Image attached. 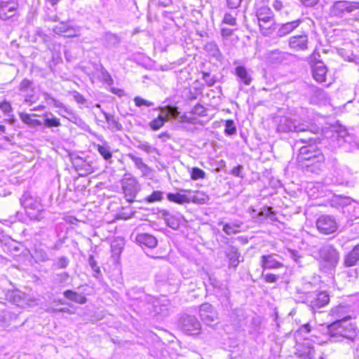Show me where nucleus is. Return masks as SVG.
Masks as SVG:
<instances>
[{
	"instance_id": "1",
	"label": "nucleus",
	"mask_w": 359,
	"mask_h": 359,
	"mask_svg": "<svg viewBox=\"0 0 359 359\" xmlns=\"http://www.w3.org/2000/svg\"><path fill=\"white\" fill-rule=\"evenodd\" d=\"M20 201L30 219L40 221L44 217V207L39 197L30 192H25Z\"/></svg>"
},
{
	"instance_id": "2",
	"label": "nucleus",
	"mask_w": 359,
	"mask_h": 359,
	"mask_svg": "<svg viewBox=\"0 0 359 359\" xmlns=\"http://www.w3.org/2000/svg\"><path fill=\"white\" fill-rule=\"evenodd\" d=\"M348 320H336L327 327L331 338L341 337L353 340L356 337L355 327Z\"/></svg>"
},
{
	"instance_id": "3",
	"label": "nucleus",
	"mask_w": 359,
	"mask_h": 359,
	"mask_svg": "<svg viewBox=\"0 0 359 359\" xmlns=\"http://www.w3.org/2000/svg\"><path fill=\"white\" fill-rule=\"evenodd\" d=\"M297 160L302 165L309 167L316 163L323 162L325 157L316 145L309 144L299 149Z\"/></svg>"
},
{
	"instance_id": "4",
	"label": "nucleus",
	"mask_w": 359,
	"mask_h": 359,
	"mask_svg": "<svg viewBox=\"0 0 359 359\" xmlns=\"http://www.w3.org/2000/svg\"><path fill=\"white\" fill-rule=\"evenodd\" d=\"M321 268L327 272L335 268L339 262V253L331 245H325L319 250Z\"/></svg>"
},
{
	"instance_id": "5",
	"label": "nucleus",
	"mask_w": 359,
	"mask_h": 359,
	"mask_svg": "<svg viewBox=\"0 0 359 359\" xmlns=\"http://www.w3.org/2000/svg\"><path fill=\"white\" fill-rule=\"evenodd\" d=\"M311 126L306 122L300 123L299 121L289 118H283L277 126V130L281 133L311 131Z\"/></svg>"
},
{
	"instance_id": "6",
	"label": "nucleus",
	"mask_w": 359,
	"mask_h": 359,
	"mask_svg": "<svg viewBox=\"0 0 359 359\" xmlns=\"http://www.w3.org/2000/svg\"><path fill=\"white\" fill-rule=\"evenodd\" d=\"M122 189L126 197V200L129 202L133 201L136 194L139 191L138 183L136 179L130 174H126L122 180Z\"/></svg>"
},
{
	"instance_id": "7",
	"label": "nucleus",
	"mask_w": 359,
	"mask_h": 359,
	"mask_svg": "<svg viewBox=\"0 0 359 359\" xmlns=\"http://www.w3.org/2000/svg\"><path fill=\"white\" fill-rule=\"evenodd\" d=\"M359 9L358 2H351L346 1H339L334 3L331 9L333 15L344 17L347 13H351Z\"/></svg>"
},
{
	"instance_id": "8",
	"label": "nucleus",
	"mask_w": 359,
	"mask_h": 359,
	"mask_svg": "<svg viewBox=\"0 0 359 359\" xmlns=\"http://www.w3.org/2000/svg\"><path fill=\"white\" fill-rule=\"evenodd\" d=\"M199 315L201 320L210 327H214L218 323V314L212 306L209 303L201 305Z\"/></svg>"
},
{
	"instance_id": "9",
	"label": "nucleus",
	"mask_w": 359,
	"mask_h": 359,
	"mask_svg": "<svg viewBox=\"0 0 359 359\" xmlns=\"http://www.w3.org/2000/svg\"><path fill=\"white\" fill-rule=\"evenodd\" d=\"M318 230L324 234H330L337 230L338 226L335 219L330 215H322L316 221Z\"/></svg>"
},
{
	"instance_id": "10",
	"label": "nucleus",
	"mask_w": 359,
	"mask_h": 359,
	"mask_svg": "<svg viewBox=\"0 0 359 359\" xmlns=\"http://www.w3.org/2000/svg\"><path fill=\"white\" fill-rule=\"evenodd\" d=\"M303 302L315 310L327 305L330 302V297L326 292H314L306 296Z\"/></svg>"
},
{
	"instance_id": "11",
	"label": "nucleus",
	"mask_w": 359,
	"mask_h": 359,
	"mask_svg": "<svg viewBox=\"0 0 359 359\" xmlns=\"http://www.w3.org/2000/svg\"><path fill=\"white\" fill-rule=\"evenodd\" d=\"M181 324L182 331L189 335H197L201 330L200 322L194 316H187L184 317Z\"/></svg>"
},
{
	"instance_id": "12",
	"label": "nucleus",
	"mask_w": 359,
	"mask_h": 359,
	"mask_svg": "<svg viewBox=\"0 0 359 359\" xmlns=\"http://www.w3.org/2000/svg\"><path fill=\"white\" fill-rule=\"evenodd\" d=\"M277 257H279V256L276 254L262 255L260 257V265L262 268L265 270L283 267V263L278 260Z\"/></svg>"
},
{
	"instance_id": "13",
	"label": "nucleus",
	"mask_w": 359,
	"mask_h": 359,
	"mask_svg": "<svg viewBox=\"0 0 359 359\" xmlns=\"http://www.w3.org/2000/svg\"><path fill=\"white\" fill-rule=\"evenodd\" d=\"M33 82L27 79H24L19 86V90L24 94L25 100L29 102H35L36 97L34 95Z\"/></svg>"
},
{
	"instance_id": "14",
	"label": "nucleus",
	"mask_w": 359,
	"mask_h": 359,
	"mask_svg": "<svg viewBox=\"0 0 359 359\" xmlns=\"http://www.w3.org/2000/svg\"><path fill=\"white\" fill-rule=\"evenodd\" d=\"M311 68L313 77L317 82L325 81L327 69L322 61L316 62Z\"/></svg>"
},
{
	"instance_id": "15",
	"label": "nucleus",
	"mask_w": 359,
	"mask_h": 359,
	"mask_svg": "<svg viewBox=\"0 0 359 359\" xmlns=\"http://www.w3.org/2000/svg\"><path fill=\"white\" fill-rule=\"evenodd\" d=\"M350 307L346 304H339L330 311V316L336 320H349L351 317L348 315Z\"/></svg>"
},
{
	"instance_id": "16",
	"label": "nucleus",
	"mask_w": 359,
	"mask_h": 359,
	"mask_svg": "<svg viewBox=\"0 0 359 359\" xmlns=\"http://www.w3.org/2000/svg\"><path fill=\"white\" fill-rule=\"evenodd\" d=\"M296 355L302 359H314L315 350L311 342L305 340L304 344L297 349Z\"/></svg>"
},
{
	"instance_id": "17",
	"label": "nucleus",
	"mask_w": 359,
	"mask_h": 359,
	"mask_svg": "<svg viewBox=\"0 0 359 359\" xmlns=\"http://www.w3.org/2000/svg\"><path fill=\"white\" fill-rule=\"evenodd\" d=\"M53 32L58 35L65 37H73L77 35L78 31L69 24H57L53 29Z\"/></svg>"
},
{
	"instance_id": "18",
	"label": "nucleus",
	"mask_w": 359,
	"mask_h": 359,
	"mask_svg": "<svg viewBox=\"0 0 359 359\" xmlns=\"http://www.w3.org/2000/svg\"><path fill=\"white\" fill-rule=\"evenodd\" d=\"M307 41L306 35L295 36L290 38L289 45L291 48L296 50H303L307 48Z\"/></svg>"
},
{
	"instance_id": "19",
	"label": "nucleus",
	"mask_w": 359,
	"mask_h": 359,
	"mask_svg": "<svg viewBox=\"0 0 359 359\" xmlns=\"http://www.w3.org/2000/svg\"><path fill=\"white\" fill-rule=\"evenodd\" d=\"M349 140H351V137L348 135L346 129L335 131L332 135L334 147H341Z\"/></svg>"
},
{
	"instance_id": "20",
	"label": "nucleus",
	"mask_w": 359,
	"mask_h": 359,
	"mask_svg": "<svg viewBox=\"0 0 359 359\" xmlns=\"http://www.w3.org/2000/svg\"><path fill=\"white\" fill-rule=\"evenodd\" d=\"M226 255L229 259V267L236 268L240 263V253L235 247L230 246L226 250Z\"/></svg>"
},
{
	"instance_id": "21",
	"label": "nucleus",
	"mask_w": 359,
	"mask_h": 359,
	"mask_svg": "<svg viewBox=\"0 0 359 359\" xmlns=\"http://www.w3.org/2000/svg\"><path fill=\"white\" fill-rule=\"evenodd\" d=\"M127 156L134 162L136 168L140 170L143 176H147L150 174L151 169L143 162L140 157H137L131 153L128 154Z\"/></svg>"
},
{
	"instance_id": "22",
	"label": "nucleus",
	"mask_w": 359,
	"mask_h": 359,
	"mask_svg": "<svg viewBox=\"0 0 359 359\" xmlns=\"http://www.w3.org/2000/svg\"><path fill=\"white\" fill-rule=\"evenodd\" d=\"M335 182L341 185H347L349 182L351 173L346 168H339L335 171Z\"/></svg>"
},
{
	"instance_id": "23",
	"label": "nucleus",
	"mask_w": 359,
	"mask_h": 359,
	"mask_svg": "<svg viewBox=\"0 0 359 359\" xmlns=\"http://www.w3.org/2000/svg\"><path fill=\"white\" fill-rule=\"evenodd\" d=\"M181 192L189 194L190 202L198 204H204L208 200V196L200 191H193L190 189H182Z\"/></svg>"
},
{
	"instance_id": "24",
	"label": "nucleus",
	"mask_w": 359,
	"mask_h": 359,
	"mask_svg": "<svg viewBox=\"0 0 359 359\" xmlns=\"http://www.w3.org/2000/svg\"><path fill=\"white\" fill-rule=\"evenodd\" d=\"M224 17L222 22H236V21H242L245 18L243 12L236 10V8H230Z\"/></svg>"
},
{
	"instance_id": "25",
	"label": "nucleus",
	"mask_w": 359,
	"mask_h": 359,
	"mask_svg": "<svg viewBox=\"0 0 359 359\" xmlns=\"http://www.w3.org/2000/svg\"><path fill=\"white\" fill-rule=\"evenodd\" d=\"M63 295L66 299L79 304H86L87 302V298L83 294H79L73 290H67L63 292Z\"/></svg>"
},
{
	"instance_id": "26",
	"label": "nucleus",
	"mask_w": 359,
	"mask_h": 359,
	"mask_svg": "<svg viewBox=\"0 0 359 359\" xmlns=\"http://www.w3.org/2000/svg\"><path fill=\"white\" fill-rule=\"evenodd\" d=\"M137 242L142 245L147 246L149 248H155L157 245L156 238L147 233L140 234L137 237Z\"/></svg>"
},
{
	"instance_id": "27",
	"label": "nucleus",
	"mask_w": 359,
	"mask_h": 359,
	"mask_svg": "<svg viewBox=\"0 0 359 359\" xmlns=\"http://www.w3.org/2000/svg\"><path fill=\"white\" fill-rule=\"evenodd\" d=\"M36 262H45L50 259V257L42 245H36L32 255Z\"/></svg>"
},
{
	"instance_id": "28",
	"label": "nucleus",
	"mask_w": 359,
	"mask_h": 359,
	"mask_svg": "<svg viewBox=\"0 0 359 359\" xmlns=\"http://www.w3.org/2000/svg\"><path fill=\"white\" fill-rule=\"evenodd\" d=\"M346 200L349 203V205L347 206L346 210H344V212H347L351 219L359 218V203L351 198Z\"/></svg>"
},
{
	"instance_id": "29",
	"label": "nucleus",
	"mask_w": 359,
	"mask_h": 359,
	"mask_svg": "<svg viewBox=\"0 0 359 359\" xmlns=\"http://www.w3.org/2000/svg\"><path fill=\"white\" fill-rule=\"evenodd\" d=\"M359 260V245H356L346 257L344 264L346 266H354Z\"/></svg>"
},
{
	"instance_id": "30",
	"label": "nucleus",
	"mask_w": 359,
	"mask_h": 359,
	"mask_svg": "<svg viewBox=\"0 0 359 359\" xmlns=\"http://www.w3.org/2000/svg\"><path fill=\"white\" fill-rule=\"evenodd\" d=\"M257 18L259 22H267L272 20V11L269 7H261L257 11Z\"/></svg>"
},
{
	"instance_id": "31",
	"label": "nucleus",
	"mask_w": 359,
	"mask_h": 359,
	"mask_svg": "<svg viewBox=\"0 0 359 359\" xmlns=\"http://www.w3.org/2000/svg\"><path fill=\"white\" fill-rule=\"evenodd\" d=\"M168 199L170 201L178 203L184 204L190 203L189 194H182L181 193L176 194H168L167 196Z\"/></svg>"
},
{
	"instance_id": "32",
	"label": "nucleus",
	"mask_w": 359,
	"mask_h": 359,
	"mask_svg": "<svg viewBox=\"0 0 359 359\" xmlns=\"http://www.w3.org/2000/svg\"><path fill=\"white\" fill-rule=\"evenodd\" d=\"M236 74L239 77L241 81L245 85H250L252 78L249 75L247 69L243 66H238L236 68Z\"/></svg>"
},
{
	"instance_id": "33",
	"label": "nucleus",
	"mask_w": 359,
	"mask_h": 359,
	"mask_svg": "<svg viewBox=\"0 0 359 359\" xmlns=\"http://www.w3.org/2000/svg\"><path fill=\"white\" fill-rule=\"evenodd\" d=\"M19 116H20L21 121L23 123H25V124H27L31 127L34 128V127H37V126H39L41 125V123L40 121L32 118L33 116H35V114L30 115V114L22 112L19 114Z\"/></svg>"
},
{
	"instance_id": "34",
	"label": "nucleus",
	"mask_w": 359,
	"mask_h": 359,
	"mask_svg": "<svg viewBox=\"0 0 359 359\" xmlns=\"http://www.w3.org/2000/svg\"><path fill=\"white\" fill-rule=\"evenodd\" d=\"M265 57L266 60L271 64L279 63L283 59L282 53L278 50L267 52L265 55Z\"/></svg>"
},
{
	"instance_id": "35",
	"label": "nucleus",
	"mask_w": 359,
	"mask_h": 359,
	"mask_svg": "<svg viewBox=\"0 0 359 359\" xmlns=\"http://www.w3.org/2000/svg\"><path fill=\"white\" fill-rule=\"evenodd\" d=\"M106 121L108 123L109 128L115 131L121 130L122 129V126L121 123L118 122V121L115 118L113 115L107 114L106 112H103Z\"/></svg>"
},
{
	"instance_id": "36",
	"label": "nucleus",
	"mask_w": 359,
	"mask_h": 359,
	"mask_svg": "<svg viewBox=\"0 0 359 359\" xmlns=\"http://www.w3.org/2000/svg\"><path fill=\"white\" fill-rule=\"evenodd\" d=\"M8 7V10L11 13L13 12V8L17 6L16 0H0V15H3L4 18H6V8Z\"/></svg>"
},
{
	"instance_id": "37",
	"label": "nucleus",
	"mask_w": 359,
	"mask_h": 359,
	"mask_svg": "<svg viewBox=\"0 0 359 359\" xmlns=\"http://www.w3.org/2000/svg\"><path fill=\"white\" fill-rule=\"evenodd\" d=\"M97 150L100 154L104 158V160L109 161L112 157V154L110 150V147L106 142L103 144H97Z\"/></svg>"
},
{
	"instance_id": "38",
	"label": "nucleus",
	"mask_w": 359,
	"mask_h": 359,
	"mask_svg": "<svg viewBox=\"0 0 359 359\" xmlns=\"http://www.w3.org/2000/svg\"><path fill=\"white\" fill-rule=\"evenodd\" d=\"M166 121L167 118L162 114H159L156 118L149 123V126L153 130H157L163 127Z\"/></svg>"
},
{
	"instance_id": "39",
	"label": "nucleus",
	"mask_w": 359,
	"mask_h": 359,
	"mask_svg": "<svg viewBox=\"0 0 359 359\" xmlns=\"http://www.w3.org/2000/svg\"><path fill=\"white\" fill-rule=\"evenodd\" d=\"M161 113L165 114V117L170 118H176L179 115V111L176 107L166 106L165 107L160 108Z\"/></svg>"
},
{
	"instance_id": "40",
	"label": "nucleus",
	"mask_w": 359,
	"mask_h": 359,
	"mask_svg": "<svg viewBox=\"0 0 359 359\" xmlns=\"http://www.w3.org/2000/svg\"><path fill=\"white\" fill-rule=\"evenodd\" d=\"M314 286L309 282H306L302 284L301 287H298L297 288V292L299 294H305V297L310 294H313L315 292H313V289Z\"/></svg>"
},
{
	"instance_id": "41",
	"label": "nucleus",
	"mask_w": 359,
	"mask_h": 359,
	"mask_svg": "<svg viewBox=\"0 0 359 359\" xmlns=\"http://www.w3.org/2000/svg\"><path fill=\"white\" fill-rule=\"evenodd\" d=\"M123 246V241L122 239H116L111 244V252L114 255L118 256Z\"/></svg>"
},
{
	"instance_id": "42",
	"label": "nucleus",
	"mask_w": 359,
	"mask_h": 359,
	"mask_svg": "<svg viewBox=\"0 0 359 359\" xmlns=\"http://www.w3.org/2000/svg\"><path fill=\"white\" fill-rule=\"evenodd\" d=\"M137 147L147 154L156 153L158 154V149L150 145L147 142H140Z\"/></svg>"
},
{
	"instance_id": "43",
	"label": "nucleus",
	"mask_w": 359,
	"mask_h": 359,
	"mask_svg": "<svg viewBox=\"0 0 359 359\" xmlns=\"http://www.w3.org/2000/svg\"><path fill=\"white\" fill-rule=\"evenodd\" d=\"M78 170L81 172L80 175H87L94 172V168L90 163L83 161L78 168Z\"/></svg>"
},
{
	"instance_id": "44",
	"label": "nucleus",
	"mask_w": 359,
	"mask_h": 359,
	"mask_svg": "<svg viewBox=\"0 0 359 359\" xmlns=\"http://www.w3.org/2000/svg\"><path fill=\"white\" fill-rule=\"evenodd\" d=\"M191 179L198 180L205 177V172L198 168H192L190 170Z\"/></svg>"
},
{
	"instance_id": "45",
	"label": "nucleus",
	"mask_w": 359,
	"mask_h": 359,
	"mask_svg": "<svg viewBox=\"0 0 359 359\" xmlns=\"http://www.w3.org/2000/svg\"><path fill=\"white\" fill-rule=\"evenodd\" d=\"M239 228L240 226L236 224H225L223 226V231L227 234V235H231L235 234L239 232Z\"/></svg>"
},
{
	"instance_id": "46",
	"label": "nucleus",
	"mask_w": 359,
	"mask_h": 359,
	"mask_svg": "<svg viewBox=\"0 0 359 359\" xmlns=\"http://www.w3.org/2000/svg\"><path fill=\"white\" fill-rule=\"evenodd\" d=\"M163 199V193L160 191H154L151 195L146 198L147 203H151L161 201Z\"/></svg>"
},
{
	"instance_id": "47",
	"label": "nucleus",
	"mask_w": 359,
	"mask_h": 359,
	"mask_svg": "<svg viewBox=\"0 0 359 359\" xmlns=\"http://www.w3.org/2000/svg\"><path fill=\"white\" fill-rule=\"evenodd\" d=\"M257 26L264 36H269L274 31V27L271 24H257Z\"/></svg>"
},
{
	"instance_id": "48",
	"label": "nucleus",
	"mask_w": 359,
	"mask_h": 359,
	"mask_svg": "<svg viewBox=\"0 0 359 359\" xmlns=\"http://www.w3.org/2000/svg\"><path fill=\"white\" fill-rule=\"evenodd\" d=\"M294 28L295 27L293 26V24H282V26L278 29V34L280 36H283L289 34Z\"/></svg>"
},
{
	"instance_id": "49",
	"label": "nucleus",
	"mask_w": 359,
	"mask_h": 359,
	"mask_svg": "<svg viewBox=\"0 0 359 359\" xmlns=\"http://www.w3.org/2000/svg\"><path fill=\"white\" fill-rule=\"evenodd\" d=\"M236 133V128L231 120H227L225 123V133L229 135H234Z\"/></svg>"
},
{
	"instance_id": "50",
	"label": "nucleus",
	"mask_w": 359,
	"mask_h": 359,
	"mask_svg": "<svg viewBox=\"0 0 359 359\" xmlns=\"http://www.w3.org/2000/svg\"><path fill=\"white\" fill-rule=\"evenodd\" d=\"M134 102L135 105L139 107L142 106L151 107L154 105V103L152 102L144 100L139 96H137L134 98Z\"/></svg>"
},
{
	"instance_id": "51",
	"label": "nucleus",
	"mask_w": 359,
	"mask_h": 359,
	"mask_svg": "<svg viewBox=\"0 0 359 359\" xmlns=\"http://www.w3.org/2000/svg\"><path fill=\"white\" fill-rule=\"evenodd\" d=\"M44 123H45L46 126H47L48 128L58 127L60 126V119L56 117L46 118L45 119Z\"/></svg>"
},
{
	"instance_id": "52",
	"label": "nucleus",
	"mask_w": 359,
	"mask_h": 359,
	"mask_svg": "<svg viewBox=\"0 0 359 359\" xmlns=\"http://www.w3.org/2000/svg\"><path fill=\"white\" fill-rule=\"evenodd\" d=\"M203 79L205 81L207 86H208L210 87L213 86L216 83L215 77L210 76V74L208 72L203 73Z\"/></svg>"
},
{
	"instance_id": "53",
	"label": "nucleus",
	"mask_w": 359,
	"mask_h": 359,
	"mask_svg": "<svg viewBox=\"0 0 359 359\" xmlns=\"http://www.w3.org/2000/svg\"><path fill=\"white\" fill-rule=\"evenodd\" d=\"M16 9H17V6L16 7H14L12 10L13 12L11 13V11L8 10V7L6 6V18H3V15H0V18L1 20H8L9 19H13V20H16V19H15V15H16Z\"/></svg>"
},
{
	"instance_id": "54",
	"label": "nucleus",
	"mask_w": 359,
	"mask_h": 359,
	"mask_svg": "<svg viewBox=\"0 0 359 359\" xmlns=\"http://www.w3.org/2000/svg\"><path fill=\"white\" fill-rule=\"evenodd\" d=\"M192 113L200 116H206V109L202 105L198 104L193 108Z\"/></svg>"
},
{
	"instance_id": "55",
	"label": "nucleus",
	"mask_w": 359,
	"mask_h": 359,
	"mask_svg": "<svg viewBox=\"0 0 359 359\" xmlns=\"http://www.w3.org/2000/svg\"><path fill=\"white\" fill-rule=\"evenodd\" d=\"M205 49L212 55H216L218 52V48L215 43H208L205 46Z\"/></svg>"
},
{
	"instance_id": "56",
	"label": "nucleus",
	"mask_w": 359,
	"mask_h": 359,
	"mask_svg": "<svg viewBox=\"0 0 359 359\" xmlns=\"http://www.w3.org/2000/svg\"><path fill=\"white\" fill-rule=\"evenodd\" d=\"M69 259L66 257H60L58 258L55 265L59 269H65L69 264Z\"/></svg>"
},
{
	"instance_id": "57",
	"label": "nucleus",
	"mask_w": 359,
	"mask_h": 359,
	"mask_svg": "<svg viewBox=\"0 0 359 359\" xmlns=\"http://www.w3.org/2000/svg\"><path fill=\"white\" fill-rule=\"evenodd\" d=\"M12 109L11 104L6 101H0V111L2 112L7 114L9 113Z\"/></svg>"
},
{
	"instance_id": "58",
	"label": "nucleus",
	"mask_w": 359,
	"mask_h": 359,
	"mask_svg": "<svg viewBox=\"0 0 359 359\" xmlns=\"http://www.w3.org/2000/svg\"><path fill=\"white\" fill-rule=\"evenodd\" d=\"M260 216L271 217V216L275 215V212L273 211V208L271 207H266L263 208V210L259 212Z\"/></svg>"
},
{
	"instance_id": "59",
	"label": "nucleus",
	"mask_w": 359,
	"mask_h": 359,
	"mask_svg": "<svg viewBox=\"0 0 359 359\" xmlns=\"http://www.w3.org/2000/svg\"><path fill=\"white\" fill-rule=\"evenodd\" d=\"M264 280L266 283H273L278 280V276L273 273H267L264 276Z\"/></svg>"
},
{
	"instance_id": "60",
	"label": "nucleus",
	"mask_w": 359,
	"mask_h": 359,
	"mask_svg": "<svg viewBox=\"0 0 359 359\" xmlns=\"http://www.w3.org/2000/svg\"><path fill=\"white\" fill-rule=\"evenodd\" d=\"M88 263H89V265L90 266L91 269L96 273H100V268L99 266H97V262L94 259L93 257V256H90L88 259Z\"/></svg>"
},
{
	"instance_id": "61",
	"label": "nucleus",
	"mask_w": 359,
	"mask_h": 359,
	"mask_svg": "<svg viewBox=\"0 0 359 359\" xmlns=\"http://www.w3.org/2000/svg\"><path fill=\"white\" fill-rule=\"evenodd\" d=\"M242 170H243V166L238 165L231 170V174L236 177H243V176L241 175Z\"/></svg>"
},
{
	"instance_id": "62",
	"label": "nucleus",
	"mask_w": 359,
	"mask_h": 359,
	"mask_svg": "<svg viewBox=\"0 0 359 359\" xmlns=\"http://www.w3.org/2000/svg\"><path fill=\"white\" fill-rule=\"evenodd\" d=\"M242 0H227V4L229 8H237Z\"/></svg>"
},
{
	"instance_id": "63",
	"label": "nucleus",
	"mask_w": 359,
	"mask_h": 359,
	"mask_svg": "<svg viewBox=\"0 0 359 359\" xmlns=\"http://www.w3.org/2000/svg\"><path fill=\"white\" fill-rule=\"evenodd\" d=\"M57 280L60 283H65L69 278V274L67 272H62L57 275Z\"/></svg>"
},
{
	"instance_id": "64",
	"label": "nucleus",
	"mask_w": 359,
	"mask_h": 359,
	"mask_svg": "<svg viewBox=\"0 0 359 359\" xmlns=\"http://www.w3.org/2000/svg\"><path fill=\"white\" fill-rule=\"evenodd\" d=\"M166 220L168 222V225L170 227H171L172 229H177L179 226L178 222H175L172 217H166Z\"/></svg>"
}]
</instances>
